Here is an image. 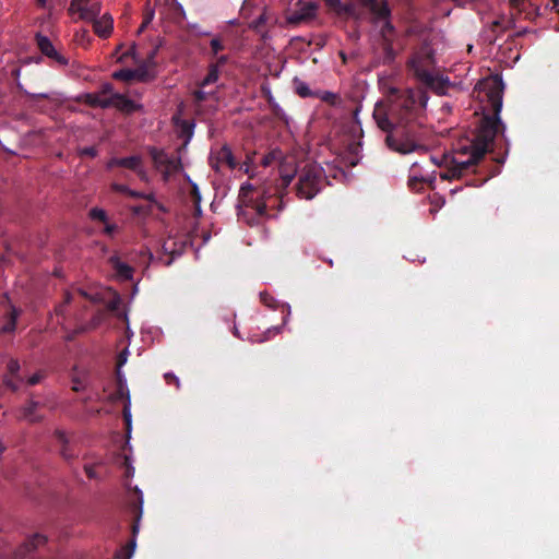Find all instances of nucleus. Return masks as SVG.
Segmentation results:
<instances>
[{
  "label": "nucleus",
  "mask_w": 559,
  "mask_h": 559,
  "mask_svg": "<svg viewBox=\"0 0 559 559\" xmlns=\"http://www.w3.org/2000/svg\"><path fill=\"white\" fill-rule=\"evenodd\" d=\"M429 97L421 88L390 90V108L384 112L373 111L378 127L388 132V146L399 153L408 154L426 150L424 143L428 130L424 123V110Z\"/></svg>",
  "instance_id": "nucleus-1"
},
{
  "label": "nucleus",
  "mask_w": 559,
  "mask_h": 559,
  "mask_svg": "<svg viewBox=\"0 0 559 559\" xmlns=\"http://www.w3.org/2000/svg\"><path fill=\"white\" fill-rule=\"evenodd\" d=\"M488 102L492 109V115H484L476 129L475 135L466 143L459 144L452 156H466L463 162L472 160L468 171L476 173V167L484 156L491 151L495 138L498 133L503 135L504 124L500 119L502 109V81L495 80L492 87L487 92Z\"/></svg>",
  "instance_id": "nucleus-2"
},
{
  "label": "nucleus",
  "mask_w": 559,
  "mask_h": 559,
  "mask_svg": "<svg viewBox=\"0 0 559 559\" xmlns=\"http://www.w3.org/2000/svg\"><path fill=\"white\" fill-rule=\"evenodd\" d=\"M238 202V217L250 226L258 225L262 218L269 217V210L281 211L283 209L281 189L267 183L261 187L243 183L239 191Z\"/></svg>",
  "instance_id": "nucleus-3"
},
{
  "label": "nucleus",
  "mask_w": 559,
  "mask_h": 559,
  "mask_svg": "<svg viewBox=\"0 0 559 559\" xmlns=\"http://www.w3.org/2000/svg\"><path fill=\"white\" fill-rule=\"evenodd\" d=\"M435 64V51L430 48L427 39L424 38L423 45L407 61V69L425 87L442 95L448 88L449 79L436 73L433 71Z\"/></svg>",
  "instance_id": "nucleus-4"
},
{
  "label": "nucleus",
  "mask_w": 559,
  "mask_h": 559,
  "mask_svg": "<svg viewBox=\"0 0 559 559\" xmlns=\"http://www.w3.org/2000/svg\"><path fill=\"white\" fill-rule=\"evenodd\" d=\"M296 177L297 182L294 188L299 199L312 200L329 183L323 167L317 163L306 164L296 171Z\"/></svg>",
  "instance_id": "nucleus-5"
},
{
  "label": "nucleus",
  "mask_w": 559,
  "mask_h": 559,
  "mask_svg": "<svg viewBox=\"0 0 559 559\" xmlns=\"http://www.w3.org/2000/svg\"><path fill=\"white\" fill-rule=\"evenodd\" d=\"M115 167H122L134 171L142 181H147L148 176L143 166V159L139 155H132L128 157H112L107 164V169Z\"/></svg>",
  "instance_id": "nucleus-6"
},
{
  "label": "nucleus",
  "mask_w": 559,
  "mask_h": 559,
  "mask_svg": "<svg viewBox=\"0 0 559 559\" xmlns=\"http://www.w3.org/2000/svg\"><path fill=\"white\" fill-rule=\"evenodd\" d=\"M53 438L56 440V448L64 461L71 462L79 456V452L75 449L72 437L64 430L56 429Z\"/></svg>",
  "instance_id": "nucleus-7"
},
{
  "label": "nucleus",
  "mask_w": 559,
  "mask_h": 559,
  "mask_svg": "<svg viewBox=\"0 0 559 559\" xmlns=\"http://www.w3.org/2000/svg\"><path fill=\"white\" fill-rule=\"evenodd\" d=\"M359 5L367 9L370 13V22L373 25L379 24V17H389L392 15L388 0H357Z\"/></svg>",
  "instance_id": "nucleus-8"
},
{
  "label": "nucleus",
  "mask_w": 559,
  "mask_h": 559,
  "mask_svg": "<svg viewBox=\"0 0 559 559\" xmlns=\"http://www.w3.org/2000/svg\"><path fill=\"white\" fill-rule=\"evenodd\" d=\"M35 40L40 52L47 58L51 59L55 63L61 67L69 64V59L61 55L53 46L51 40L40 33H37Z\"/></svg>",
  "instance_id": "nucleus-9"
},
{
  "label": "nucleus",
  "mask_w": 559,
  "mask_h": 559,
  "mask_svg": "<svg viewBox=\"0 0 559 559\" xmlns=\"http://www.w3.org/2000/svg\"><path fill=\"white\" fill-rule=\"evenodd\" d=\"M318 5L314 2L304 3L298 10H294L286 15L287 24L297 26L312 21L317 15Z\"/></svg>",
  "instance_id": "nucleus-10"
},
{
  "label": "nucleus",
  "mask_w": 559,
  "mask_h": 559,
  "mask_svg": "<svg viewBox=\"0 0 559 559\" xmlns=\"http://www.w3.org/2000/svg\"><path fill=\"white\" fill-rule=\"evenodd\" d=\"M469 162H472L469 159ZM472 163L463 162L460 156H452L449 166L444 173L440 175L442 180L462 179L464 176L472 174L468 171V166Z\"/></svg>",
  "instance_id": "nucleus-11"
},
{
  "label": "nucleus",
  "mask_w": 559,
  "mask_h": 559,
  "mask_svg": "<svg viewBox=\"0 0 559 559\" xmlns=\"http://www.w3.org/2000/svg\"><path fill=\"white\" fill-rule=\"evenodd\" d=\"M20 369L21 366L17 359L11 358L8 361V372L3 376L2 383L12 392H16L20 389V385L24 382V379L20 376Z\"/></svg>",
  "instance_id": "nucleus-12"
},
{
  "label": "nucleus",
  "mask_w": 559,
  "mask_h": 559,
  "mask_svg": "<svg viewBox=\"0 0 559 559\" xmlns=\"http://www.w3.org/2000/svg\"><path fill=\"white\" fill-rule=\"evenodd\" d=\"M47 543V537L43 534L36 533L32 536H29L23 544H21L15 552L14 556L16 559H24L32 552H34L39 547L44 546Z\"/></svg>",
  "instance_id": "nucleus-13"
},
{
  "label": "nucleus",
  "mask_w": 559,
  "mask_h": 559,
  "mask_svg": "<svg viewBox=\"0 0 559 559\" xmlns=\"http://www.w3.org/2000/svg\"><path fill=\"white\" fill-rule=\"evenodd\" d=\"M43 404L40 402L34 401L31 399L27 403L21 408L20 418L26 420L31 424L39 423L43 420V416L37 413L38 408H40Z\"/></svg>",
  "instance_id": "nucleus-14"
},
{
  "label": "nucleus",
  "mask_w": 559,
  "mask_h": 559,
  "mask_svg": "<svg viewBox=\"0 0 559 559\" xmlns=\"http://www.w3.org/2000/svg\"><path fill=\"white\" fill-rule=\"evenodd\" d=\"M358 2L350 1L347 3H342L340 7L335 8V12L340 15H345L346 17H350L355 21H361L364 19V11L358 8Z\"/></svg>",
  "instance_id": "nucleus-15"
},
{
  "label": "nucleus",
  "mask_w": 559,
  "mask_h": 559,
  "mask_svg": "<svg viewBox=\"0 0 559 559\" xmlns=\"http://www.w3.org/2000/svg\"><path fill=\"white\" fill-rule=\"evenodd\" d=\"M114 28V20L111 15L104 14L102 17L93 22V29L102 38H107Z\"/></svg>",
  "instance_id": "nucleus-16"
},
{
  "label": "nucleus",
  "mask_w": 559,
  "mask_h": 559,
  "mask_svg": "<svg viewBox=\"0 0 559 559\" xmlns=\"http://www.w3.org/2000/svg\"><path fill=\"white\" fill-rule=\"evenodd\" d=\"M380 46L381 53L378 57V62L385 66H391L394 63L397 57V51L394 49V41L386 39L385 41H381Z\"/></svg>",
  "instance_id": "nucleus-17"
},
{
  "label": "nucleus",
  "mask_w": 559,
  "mask_h": 559,
  "mask_svg": "<svg viewBox=\"0 0 559 559\" xmlns=\"http://www.w3.org/2000/svg\"><path fill=\"white\" fill-rule=\"evenodd\" d=\"M380 23L381 25L378 32L380 40L385 41L388 39L394 41L396 28L392 23V15L389 17H379V24Z\"/></svg>",
  "instance_id": "nucleus-18"
},
{
  "label": "nucleus",
  "mask_w": 559,
  "mask_h": 559,
  "mask_svg": "<svg viewBox=\"0 0 559 559\" xmlns=\"http://www.w3.org/2000/svg\"><path fill=\"white\" fill-rule=\"evenodd\" d=\"M129 356L128 348H124L122 352L118 354L117 357V382H118V390L117 394L120 399L124 396V390H126V380L123 379V376L121 373V367L127 362Z\"/></svg>",
  "instance_id": "nucleus-19"
},
{
  "label": "nucleus",
  "mask_w": 559,
  "mask_h": 559,
  "mask_svg": "<svg viewBox=\"0 0 559 559\" xmlns=\"http://www.w3.org/2000/svg\"><path fill=\"white\" fill-rule=\"evenodd\" d=\"M85 103L92 107L109 108L112 106V96L104 97L99 92L85 94Z\"/></svg>",
  "instance_id": "nucleus-20"
},
{
  "label": "nucleus",
  "mask_w": 559,
  "mask_h": 559,
  "mask_svg": "<svg viewBox=\"0 0 559 559\" xmlns=\"http://www.w3.org/2000/svg\"><path fill=\"white\" fill-rule=\"evenodd\" d=\"M109 261L111 263V266L116 271L117 275L121 280L128 281V280L132 278L133 272H134L132 266H130L129 264L120 261V259L117 258V257H111Z\"/></svg>",
  "instance_id": "nucleus-21"
},
{
  "label": "nucleus",
  "mask_w": 559,
  "mask_h": 559,
  "mask_svg": "<svg viewBox=\"0 0 559 559\" xmlns=\"http://www.w3.org/2000/svg\"><path fill=\"white\" fill-rule=\"evenodd\" d=\"M218 165H226L230 169L236 168L238 165L231 150L226 145L223 146L216 154V167H218Z\"/></svg>",
  "instance_id": "nucleus-22"
},
{
  "label": "nucleus",
  "mask_w": 559,
  "mask_h": 559,
  "mask_svg": "<svg viewBox=\"0 0 559 559\" xmlns=\"http://www.w3.org/2000/svg\"><path fill=\"white\" fill-rule=\"evenodd\" d=\"M111 107H116L119 110L128 112V114L135 111L138 108L136 104L133 100L129 99L128 97H126L122 94H115L112 96V106Z\"/></svg>",
  "instance_id": "nucleus-23"
},
{
  "label": "nucleus",
  "mask_w": 559,
  "mask_h": 559,
  "mask_svg": "<svg viewBox=\"0 0 559 559\" xmlns=\"http://www.w3.org/2000/svg\"><path fill=\"white\" fill-rule=\"evenodd\" d=\"M177 243L175 241H165L163 245V250L169 258L165 261V265H170L173 261L182 254L183 246L181 245L179 249L176 248Z\"/></svg>",
  "instance_id": "nucleus-24"
},
{
  "label": "nucleus",
  "mask_w": 559,
  "mask_h": 559,
  "mask_svg": "<svg viewBox=\"0 0 559 559\" xmlns=\"http://www.w3.org/2000/svg\"><path fill=\"white\" fill-rule=\"evenodd\" d=\"M150 156L153 160L155 168L159 171L163 170L165 164H167V160L169 158V156L163 150H158L156 147L150 148Z\"/></svg>",
  "instance_id": "nucleus-25"
},
{
  "label": "nucleus",
  "mask_w": 559,
  "mask_h": 559,
  "mask_svg": "<svg viewBox=\"0 0 559 559\" xmlns=\"http://www.w3.org/2000/svg\"><path fill=\"white\" fill-rule=\"evenodd\" d=\"M19 316H20V310L17 308H15L14 306L10 305V310L7 313V322L1 328V332H3V333L13 332L16 328V320H17Z\"/></svg>",
  "instance_id": "nucleus-26"
},
{
  "label": "nucleus",
  "mask_w": 559,
  "mask_h": 559,
  "mask_svg": "<svg viewBox=\"0 0 559 559\" xmlns=\"http://www.w3.org/2000/svg\"><path fill=\"white\" fill-rule=\"evenodd\" d=\"M100 13V3H93L91 5L85 4L84 10H82L81 20L87 21V22H94L98 19V15Z\"/></svg>",
  "instance_id": "nucleus-27"
},
{
  "label": "nucleus",
  "mask_w": 559,
  "mask_h": 559,
  "mask_svg": "<svg viewBox=\"0 0 559 559\" xmlns=\"http://www.w3.org/2000/svg\"><path fill=\"white\" fill-rule=\"evenodd\" d=\"M181 168L182 165L180 158L176 156H169L167 164H165L160 173H163L165 180H167L170 175L178 173Z\"/></svg>",
  "instance_id": "nucleus-28"
},
{
  "label": "nucleus",
  "mask_w": 559,
  "mask_h": 559,
  "mask_svg": "<svg viewBox=\"0 0 559 559\" xmlns=\"http://www.w3.org/2000/svg\"><path fill=\"white\" fill-rule=\"evenodd\" d=\"M219 78L218 63H211L209 66L207 74L204 79L199 83L200 87H206L210 84H214L217 82Z\"/></svg>",
  "instance_id": "nucleus-29"
},
{
  "label": "nucleus",
  "mask_w": 559,
  "mask_h": 559,
  "mask_svg": "<svg viewBox=\"0 0 559 559\" xmlns=\"http://www.w3.org/2000/svg\"><path fill=\"white\" fill-rule=\"evenodd\" d=\"M134 72L133 80L140 81V82H148L153 80L154 75L148 70L147 66H140L136 69H132Z\"/></svg>",
  "instance_id": "nucleus-30"
},
{
  "label": "nucleus",
  "mask_w": 559,
  "mask_h": 559,
  "mask_svg": "<svg viewBox=\"0 0 559 559\" xmlns=\"http://www.w3.org/2000/svg\"><path fill=\"white\" fill-rule=\"evenodd\" d=\"M316 98L321 99L322 102L335 106L337 102L340 100V97L337 94L329 91H316Z\"/></svg>",
  "instance_id": "nucleus-31"
},
{
  "label": "nucleus",
  "mask_w": 559,
  "mask_h": 559,
  "mask_svg": "<svg viewBox=\"0 0 559 559\" xmlns=\"http://www.w3.org/2000/svg\"><path fill=\"white\" fill-rule=\"evenodd\" d=\"M359 150H360V143H352L349 146H348V155L346 157V162L349 166L354 167L358 164L359 162V156H358V153H359Z\"/></svg>",
  "instance_id": "nucleus-32"
},
{
  "label": "nucleus",
  "mask_w": 559,
  "mask_h": 559,
  "mask_svg": "<svg viewBox=\"0 0 559 559\" xmlns=\"http://www.w3.org/2000/svg\"><path fill=\"white\" fill-rule=\"evenodd\" d=\"M283 158L281 150H273L262 157L261 164L264 167L272 166L274 163L280 162Z\"/></svg>",
  "instance_id": "nucleus-33"
},
{
  "label": "nucleus",
  "mask_w": 559,
  "mask_h": 559,
  "mask_svg": "<svg viewBox=\"0 0 559 559\" xmlns=\"http://www.w3.org/2000/svg\"><path fill=\"white\" fill-rule=\"evenodd\" d=\"M295 91L302 98H306V97L316 98V92H312L310 90V87L302 81H299V80L295 81Z\"/></svg>",
  "instance_id": "nucleus-34"
},
{
  "label": "nucleus",
  "mask_w": 559,
  "mask_h": 559,
  "mask_svg": "<svg viewBox=\"0 0 559 559\" xmlns=\"http://www.w3.org/2000/svg\"><path fill=\"white\" fill-rule=\"evenodd\" d=\"M112 78L116 80L129 82L133 80L134 72L132 69H120L114 72Z\"/></svg>",
  "instance_id": "nucleus-35"
},
{
  "label": "nucleus",
  "mask_w": 559,
  "mask_h": 559,
  "mask_svg": "<svg viewBox=\"0 0 559 559\" xmlns=\"http://www.w3.org/2000/svg\"><path fill=\"white\" fill-rule=\"evenodd\" d=\"M526 3L532 7L535 11H536V14H539L538 13V10L539 8L536 7L532 0H510V4L518 9L519 11H525L526 10Z\"/></svg>",
  "instance_id": "nucleus-36"
},
{
  "label": "nucleus",
  "mask_w": 559,
  "mask_h": 559,
  "mask_svg": "<svg viewBox=\"0 0 559 559\" xmlns=\"http://www.w3.org/2000/svg\"><path fill=\"white\" fill-rule=\"evenodd\" d=\"M131 211L134 215H138V216H146V215H150L152 214L153 212V206L152 204H146V205H134L131 207Z\"/></svg>",
  "instance_id": "nucleus-37"
},
{
  "label": "nucleus",
  "mask_w": 559,
  "mask_h": 559,
  "mask_svg": "<svg viewBox=\"0 0 559 559\" xmlns=\"http://www.w3.org/2000/svg\"><path fill=\"white\" fill-rule=\"evenodd\" d=\"M85 4L86 3L84 2V0H71L70 7H69V13L70 14L79 13V17H81L82 10H84Z\"/></svg>",
  "instance_id": "nucleus-38"
},
{
  "label": "nucleus",
  "mask_w": 559,
  "mask_h": 559,
  "mask_svg": "<svg viewBox=\"0 0 559 559\" xmlns=\"http://www.w3.org/2000/svg\"><path fill=\"white\" fill-rule=\"evenodd\" d=\"M90 217L92 219H96V221H99V222H103V223H107V213L103 209H99V207H93L90 211Z\"/></svg>",
  "instance_id": "nucleus-39"
},
{
  "label": "nucleus",
  "mask_w": 559,
  "mask_h": 559,
  "mask_svg": "<svg viewBox=\"0 0 559 559\" xmlns=\"http://www.w3.org/2000/svg\"><path fill=\"white\" fill-rule=\"evenodd\" d=\"M202 88L203 87H200L199 90H195L193 92V100L197 106L206 100L211 94L209 92L203 91Z\"/></svg>",
  "instance_id": "nucleus-40"
},
{
  "label": "nucleus",
  "mask_w": 559,
  "mask_h": 559,
  "mask_svg": "<svg viewBox=\"0 0 559 559\" xmlns=\"http://www.w3.org/2000/svg\"><path fill=\"white\" fill-rule=\"evenodd\" d=\"M46 377V371L38 370L34 374L27 378L26 383L28 385H36L38 384L44 378Z\"/></svg>",
  "instance_id": "nucleus-41"
},
{
  "label": "nucleus",
  "mask_w": 559,
  "mask_h": 559,
  "mask_svg": "<svg viewBox=\"0 0 559 559\" xmlns=\"http://www.w3.org/2000/svg\"><path fill=\"white\" fill-rule=\"evenodd\" d=\"M424 182H426V180L424 178H419L417 176H412L408 179V187L412 190L418 191L421 189Z\"/></svg>",
  "instance_id": "nucleus-42"
},
{
  "label": "nucleus",
  "mask_w": 559,
  "mask_h": 559,
  "mask_svg": "<svg viewBox=\"0 0 559 559\" xmlns=\"http://www.w3.org/2000/svg\"><path fill=\"white\" fill-rule=\"evenodd\" d=\"M260 300L262 304L267 306L269 308H276L277 301L267 293H261L260 294Z\"/></svg>",
  "instance_id": "nucleus-43"
},
{
  "label": "nucleus",
  "mask_w": 559,
  "mask_h": 559,
  "mask_svg": "<svg viewBox=\"0 0 559 559\" xmlns=\"http://www.w3.org/2000/svg\"><path fill=\"white\" fill-rule=\"evenodd\" d=\"M210 46H211L212 53L214 56H217V53L219 51L224 50V48H225L224 44L222 43V40L219 38H213L210 43Z\"/></svg>",
  "instance_id": "nucleus-44"
},
{
  "label": "nucleus",
  "mask_w": 559,
  "mask_h": 559,
  "mask_svg": "<svg viewBox=\"0 0 559 559\" xmlns=\"http://www.w3.org/2000/svg\"><path fill=\"white\" fill-rule=\"evenodd\" d=\"M97 154H98V151L95 146H86V147L80 148V151H79L80 156H88L91 158L96 157Z\"/></svg>",
  "instance_id": "nucleus-45"
},
{
  "label": "nucleus",
  "mask_w": 559,
  "mask_h": 559,
  "mask_svg": "<svg viewBox=\"0 0 559 559\" xmlns=\"http://www.w3.org/2000/svg\"><path fill=\"white\" fill-rule=\"evenodd\" d=\"M191 197H192V200H193L197 209L200 211L201 193L195 183L192 185Z\"/></svg>",
  "instance_id": "nucleus-46"
},
{
  "label": "nucleus",
  "mask_w": 559,
  "mask_h": 559,
  "mask_svg": "<svg viewBox=\"0 0 559 559\" xmlns=\"http://www.w3.org/2000/svg\"><path fill=\"white\" fill-rule=\"evenodd\" d=\"M127 400L128 403L123 407V419L128 427L131 426V412H130V396L129 393H127Z\"/></svg>",
  "instance_id": "nucleus-47"
},
{
  "label": "nucleus",
  "mask_w": 559,
  "mask_h": 559,
  "mask_svg": "<svg viewBox=\"0 0 559 559\" xmlns=\"http://www.w3.org/2000/svg\"><path fill=\"white\" fill-rule=\"evenodd\" d=\"M155 16V10L150 5V2L146 3L143 21L146 23H151Z\"/></svg>",
  "instance_id": "nucleus-48"
},
{
  "label": "nucleus",
  "mask_w": 559,
  "mask_h": 559,
  "mask_svg": "<svg viewBox=\"0 0 559 559\" xmlns=\"http://www.w3.org/2000/svg\"><path fill=\"white\" fill-rule=\"evenodd\" d=\"M121 305V299L119 297V295H115L112 297V299H110L107 304V308L110 310V311H117L119 309Z\"/></svg>",
  "instance_id": "nucleus-49"
},
{
  "label": "nucleus",
  "mask_w": 559,
  "mask_h": 559,
  "mask_svg": "<svg viewBox=\"0 0 559 559\" xmlns=\"http://www.w3.org/2000/svg\"><path fill=\"white\" fill-rule=\"evenodd\" d=\"M112 84L110 83H104L98 91L104 97H110L114 96L116 93L112 92Z\"/></svg>",
  "instance_id": "nucleus-50"
},
{
  "label": "nucleus",
  "mask_w": 559,
  "mask_h": 559,
  "mask_svg": "<svg viewBox=\"0 0 559 559\" xmlns=\"http://www.w3.org/2000/svg\"><path fill=\"white\" fill-rule=\"evenodd\" d=\"M504 28L501 25L500 21H493L491 24V32L495 34V37H498L501 33H503Z\"/></svg>",
  "instance_id": "nucleus-51"
},
{
  "label": "nucleus",
  "mask_w": 559,
  "mask_h": 559,
  "mask_svg": "<svg viewBox=\"0 0 559 559\" xmlns=\"http://www.w3.org/2000/svg\"><path fill=\"white\" fill-rule=\"evenodd\" d=\"M294 176H295L294 174H283V173H281L282 189H285V188H287L290 185Z\"/></svg>",
  "instance_id": "nucleus-52"
},
{
  "label": "nucleus",
  "mask_w": 559,
  "mask_h": 559,
  "mask_svg": "<svg viewBox=\"0 0 559 559\" xmlns=\"http://www.w3.org/2000/svg\"><path fill=\"white\" fill-rule=\"evenodd\" d=\"M142 199H144V200L148 201V202H150V204H152V206L156 205L159 210L164 211L163 205H162V204H159V203L156 201V199H155V197H154V194H153V193H148V194L144 193V197H142Z\"/></svg>",
  "instance_id": "nucleus-53"
},
{
  "label": "nucleus",
  "mask_w": 559,
  "mask_h": 559,
  "mask_svg": "<svg viewBox=\"0 0 559 559\" xmlns=\"http://www.w3.org/2000/svg\"><path fill=\"white\" fill-rule=\"evenodd\" d=\"M72 382H73L72 390L74 392H80L84 389V383L79 377H73Z\"/></svg>",
  "instance_id": "nucleus-54"
},
{
  "label": "nucleus",
  "mask_w": 559,
  "mask_h": 559,
  "mask_svg": "<svg viewBox=\"0 0 559 559\" xmlns=\"http://www.w3.org/2000/svg\"><path fill=\"white\" fill-rule=\"evenodd\" d=\"M421 27L418 25H411L406 28V36H414V35H420Z\"/></svg>",
  "instance_id": "nucleus-55"
},
{
  "label": "nucleus",
  "mask_w": 559,
  "mask_h": 559,
  "mask_svg": "<svg viewBox=\"0 0 559 559\" xmlns=\"http://www.w3.org/2000/svg\"><path fill=\"white\" fill-rule=\"evenodd\" d=\"M134 492L138 495V504L135 506V508L139 511V516H141V514H142V507H143L142 492H141V490L138 487L134 488Z\"/></svg>",
  "instance_id": "nucleus-56"
},
{
  "label": "nucleus",
  "mask_w": 559,
  "mask_h": 559,
  "mask_svg": "<svg viewBox=\"0 0 559 559\" xmlns=\"http://www.w3.org/2000/svg\"><path fill=\"white\" fill-rule=\"evenodd\" d=\"M112 190L119 193L128 194L129 187L122 183H112Z\"/></svg>",
  "instance_id": "nucleus-57"
},
{
  "label": "nucleus",
  "mask_w": 559,
  "mask_h": 559,
  "mask_svg": "<svg viewBox=\"0 0 559 559\" xmlns=\"http://www.w3.org/2000/svg\"><path fill=\"white\" fill-rule=\"evenodd\" d=\"M165 380L168 384H176L177 386H179V379L171 372H167L165 373Z\"/></svg>",
  "instance_id": "nucleus-58"
},
{
  "label": "nucleus",
  "mask_w": 559,
  "mask_h": 559,
  "mask_svg": "<svg viewBox=\"0 0 559 559\" xmlns=\"http://www.w3.org/2000/svg\"><path fill=\"white\" fill-rule=\"evenodd\" d=\"M71 294L70 293H66L64 295V304L63 305H60L58 308H57V313L58 314H62L63 313V310H64V306L70 304L71 302Z\"/></svg>",
  "instance_id": "nucleus-59"
},
{
  "label": "nucleus",
  "mask_w": 559,
  "mask_h": 559,
  "mask_svg": "<svg viewBox=\"0 0 559 559\" xmlns=\"http://www.w3.org/2000/svg\"><path fill=\"white\" fill-rule=\"evenodd\" d=\"M118 229V226L116 224H106L104 228V233L107 236L112 237L114 233Z\"/></svg>",
  "instance_id": "nucleus-60"
},
{
  "label": "nucleus",
  "mask_w": 559,
  "mask_h": 559,
  "mask_svg": "<svg viewBox=\"0 0 559 559\" xmlns=\"http://www.w3.org/2000/svg\"><path fill=\"white\" fill-rule=\"evenodd\" d=\"M124 465H126V477L127 478L132 477L134 474V468L130 465L129 459L127 456L124 457Z\"/></svg>",
  "instance_id": "nucleus-61"
},
{
  "label": "nucleus",
  "mask_w": 559,
  "mask_h": 559,
  "mask_svg": "<svg viewBox=\"0 0 559 559\" xmlns=\"http://www.w3.org/2000/svg\"><path fill=\"white\" fill-rule=\"evenodd\" d=\"M174 10L175 12L180 16V17H186V12L183 10V7L177 2V1H174Z\"/></svg>",
  "instance_id": "nucleus-62"
},
{
  "label": "nucleus",
  "mask_w": 559,
  "mask_h": 559,
  "mask_svg": "<svg viewBox=\"0 0 559 559\" xmlns=\"http://www.w3.org/2000/svg\"><path fill=\"white\" fill-rule=\"evenodd\" d=\"M84 471L90 479L96 478V473L94 471V467L91 465H85Z\"/></svg>",
  "instance_id": "nucleus-63"
},
{
  "label": "nucleus",
  "mask_w": 559,
  "mask_h": 559,
  "mask_svg": "<svg viewBox=\"0 0 559 559\" xmlns=\"http://www.w3.org/2000/svg\"><path fill=\"white\" fill-rule=\"evenodd\" d=\"M267 22V15L266 10L263 11V13L257 19L255 24L257 26L264 25Z\"/></svg>",
  "instance_id": "nucleus-64"
}]
</instances>
